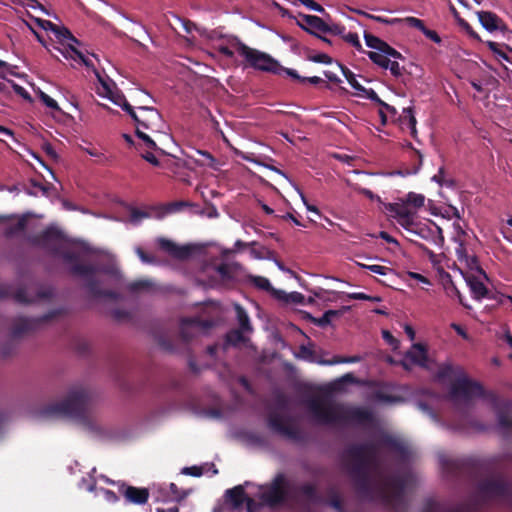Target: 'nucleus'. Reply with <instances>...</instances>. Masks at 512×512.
Listing matches in <instances>:
<instances>
[{"mask_svg":"<svg viewBox=\"0 0 512 512\" xmlns=\"http://www.w3.org/2000/svg\"><path fill=\"white\" fill-rule=\"evenodd\" d=\"M243 332L244 331L241 329H234L229 331L226 334V342L231 345H237L239 343L244 342L245 338Z\"/></svg>","mask_w":512,"mask_h":512,"instance_id":"obj_42","label":"nucleus"},{"mask_svg":"<svg viewBox=\"0 0 512 512\" xmlns=\"http://www.w3.org/2000/svg\"><path fill=\"white\" fill-rule=\"evenodd\" d=\"M35 23L41 27L42 29L46 30V31H51V32H54L56 29H57V24H54L53 22L49 21V20H44V19H40V18H32Z\"/></svg>","mask_w":512,"mask_h":512,"instance_id":"obj_57","label":"nucleus"},{"mask_svg":"<svg viewBox=\"0 0 512 512\" xmlns=\"http://www.w3.org/2000/svg\"><path fill=\"white\" fill-rule=\"evenodd\" d=\"M347 310H349V307H346V306H344L342 309H339V310H327L319 318L313 317L312 315L308 314V319L313 324L323 328V327H326L331 324L330 314H343Z\"/></svg>","mask_w":512,"mask_h":512,"instance_id":"obj_29","label":"nucleus"},{"mask_svg":"<svg viewBox=\"0 0 512 512\" xmlns=\"http://www.w3.org/2000/svg\"><path fill=\"white\" fill-rule=\"evenodd\" d=\"M344 455L349 460L348 472L361 499L377 501L392 512H405L406 476L392 475L379 486L371 482L370 470L378 465V447L375 443L352 444L346 448Z\"/></svg>","mask_w":512,"mask_h":512,"instance_id":"obj_1","label":"nucleus"},{"mask_svg":"<svg viewBox=\"0 0 512 512\" xmlns=\"http://www.w3.org/2000/svg\"><path fill=\"white\" fill-rule=\"evenodd\" d=\"M275 402L280 410H285L288 407V398L281 392L275 395Z\"/></svg>","mask_w":512,"mask_h":512,"instance_id":"obj_61","label":"nucleus"},{"mask_svg":"<svg viewBox=\"0 0 512 512\" xmlns=\"http://www.w3.org/2000/svg\"><path fill=\"white\" fill-rule=\"evenodd\" d=\"M462 374L463 371L460 367H454L451 364L445 363L439 366L437 371V378L439 380H447Z\"/></svg>","mask_w":512,"mask_h":512,"instance_id":"obj_28","label":"nucleus"},{"mask_svg":"<svg viewBox=\"0 0 512 512\" xmlns=\"http://www.w3.org/2000/svg\"><path fill=\"white\" fill-rule=\"evenodd\" d=\"M231 46L244 58L245 66L261 72L281 74L283 66L271 55L249 47L237 37L231 41Z\"/></svg>","mask_w":512,"mask_h":512,"instance_id":"obj_6","label":"nucleus"},{"mask_svg":"<svg viewBox=\"0 0 512 512\" xmlns=\"http://www.w3.org/2000/svg\"><path fill=\"white\" fill-rule=\"evenodd\" d=\"M135 252L143 263H145V264H156L157 263L156 257L154 255L147 253L141 247H137L135 249Z\"/></svg>","mask_w":512,"mask_h":512,"instance_id":"obj_48","label":"nucleus"},{"mask_svg":"<svg viewBox=\"0 0 512 512\" xmlns=\"http://www.w3.org/2000/svg\"><path fill=\"white\" fill-rule=\"evenodd\" d=\"M135 133L139 139L143 140V142L149 149L156 151L158 150V146L155 143V141L148 134L144 133L140 128H136Z\"/></svg>","mask_w":512,"mask_h":512,"instance_id":"obj_47","label":"nucleus"},{"mask_svg":"<svg viewBox=\"0 0 512 512\" xmlns=\"http://www.w3.org/2000/svg\"><path fill=\"white\" fill-rule=\"evenodd\" d=\"M196 154L199 157H192V159L197 165L209 168L216 167V159L210 152L204 150H196Z\"/></svg>","mask_w":512,"mask_h":512,"instance_id":"obj_30","label":"nucleus"},{"mask_svg":"<svg viewBox=\"0 0 512 512\" xmlns=\"http://www.w3.org/2000/svg\"><path fill=\"white\" fill-rule=\"evenodd\" d=\"M361 361V357L358 355L342 357V356H334L331 360L325 361V364L335 365L341 363H357Z\"/></svg>","mask_w":512,"mask_h":512,"instance_id":"obj_45","label":"nucleus"},{"mask_svg":"<svg viewBox=\"0 0 512 512\" xmlns=\"http://www.w3.org/2000/svg\"><path fill=\"white\" fill-rule=\"evenodd\" d=\"M55 37L61 42L64 43L69 41V44H79V40L64 26H57V29L53 32Z\"/></svg>","mask_w":512,"mask_h":512,"instance_id":"obj_34","label":"nucleus"},{"mask_svg":"<svg viewBox=\"0 0 512 512\" xmlns=\"http://www.w3.org/2000/svg\"><path fill=\"white\" fill-rule=\"evenodd\" d=\"M138 109L141 112L139 128L158 131L162 123V116L159 111L148 106H139Z\"/></svg>","mask_w":512,"mask_h":512,"instance_id":"obj_15","label":"nucleus"},{"mask_svg":"<svg viewBox=\"0 0 512 512\" xmlns=\"http://www.w3.org/2000/svg\"><path fill=\"white\" fill-rule=\"evenodd\" d=\"M158 245L160 249L176 259H186L191 253V249L189 247L179 246L166 238H159Z\"/></svg>","mask_w":512,"mask_h":512,"instance_id":"obj_19","label":"nucleus"},{"mask_svg":"<svg viewBox=\"0 0 512 512\" xmlns=\"http://www.w3.org/2000/svg\"><path fill=\"white\" fill-rule=\"evenodd\" d=\"M299 18L301 21H297V25L311 35L316 36V31L323 32L325 28V21L318 16L299 13Z\"/></svg>","mask_w":512,"mask_h":512,"instance_id":"obj_18","label":"nucleus"},{"mask_svg":"<svg viewBox=\"0 0 512 512\" xmlns=\"http://www.w3.org/2000/svg\"><path fill=\"white\" fill-rule=\"evenodd\" d=\"M182 473L194 477H200L203 474V469L199 466L185 467L182 470Z\"/></svg>","mask_w":512,"mask_h":512,"instance_id":"obj_63","label":"nucleus"},{"mask_svg":"<svg viewBox=\"0 0 512 512\" xmlns=\"http://www.w3.org/2000/svg\"><path fill=\"white\" fill-rule=\"evenodd\" d=\"M308 60L315 62V63H322V64H331L332 58L325 54V53H318L315 55L308 56Z\"/></svg>","mask_w":512,"mask_h":512,"instance_id":"obj_58","label":"nucleus"},{"mask_svg":"<svg viewBox=\"0 0 512 512\" xmlns=\"http://www.w3.org/2000/svg\"><path fill=\"white\" fill-rule=\"evenodd\" d=\"M328 493L329 499H324V502L322 504L329 505L337 512H344L343 500L338 494V492L335 489L331 488L329 489Z\"/></svg>","mask_w":512,"mask_h":512,"instance_id":"obj_31","label":"nucleus"},{"mask_svg":"<svg viewBox=\"0 0 512 512\" xmlns=\"http://www.w3.org/2000/svg\"><path fill=\"white\" fill-rule=\"evenodd\" d=\"M61 313L60 310H53L38 318L20 317L13 324L11 336L13 338L21 337L22 335L36 330L41 324L49 322Z\"/></svg>","mask_w":512,"mask_h":512,"instance_id":"obj_11","label":"nucleus"},{"mask_svg":"<svg viewBox=\"0 0 512 512\" xmlns=\"http://www.w3.org/2000/svg\"><path fill=\"white\" fill-rule=\"evenodd\" d=\"M373 398L378 402H384V403H393L397 399L395 396L385 393L380 390L374 392Z\"/></svg>","mask_w":512,"mask_h":512,"instance_id":"obj_51","label":"nucleus"},{"mask_svg":"<svg viewBox=\"0 0 512 512\" xmlns=\"http://www.w3.org/2000/svg\"><path fill=\"white\" fill-rule=\"evenodd\" d=\"M424 202V195L415 192H409L406 196V199L404 200V204H406L407 206H412L415 209L423 207Z\"/></svg>","mask_w":512,"mask_h":512,"instance_id":"obj_37","label":"nucleus"},{"mask_svg":"<svg viewBox=\"0 0 512 512\" xmlns=\"http://www.w3.org/2000/svg\"><path fill=\"white\" fill-rule=\"evenodd\" d=\"M150 215L149 213L142 211L138 208L131 207L130 208V221L132 223H138L140 220L144 218H148Z\"/></svg>","mask_w":512,"mask_h":512,"instance_id":"obj_50","label":"nucleus"},{"mask_svg":"<svg viewBox=\"0 0 512 512\" xmlns=\"http://www.w3.org/2000/svg\"><path fill=\"white\" fill-rule=\"evenodd\" d=\"M27 227V218L22 216L18 219L17 223L11 226H8L4 230V236L6 238H13L19 233L23 232Z\"/></svg>","mask_w":512,"mask_h":512,"instance_id":"obj_32","label":"nucleus"},{"mask_svg":"<svg viewBox=\"0 0 512 512\" xmlns=\"http://www.w3.org/2000/svg\"><path fill=\"white\" fill-rule=\"evenodd\" d=\"M404 120H407L408 127L411 130V135L415 138L416 137V118L414 116L413 108L407 107L403 109L402 115H401V121L404 122Z\"/></svg>","mask_w":512,"mask_h":512,"instance_id":"obj_36","label":"nucleus"},{"mask_svg":"<svg viewBox=\"0 0 512 512\" xmlns=\"http://www.w3.org/2000/svg\"><path fill=\"white\" fill-rule=\"evenodd\" d=\"M382 338L385 340V342L392 347L393 350L398 349L400 342L398 339H396L392 333L388 330L382 331Z\"/></svg>","mask_w":512,"mask_h":512,"instance_id":"obj_53","label":"nucleus"},{"mask_svg":"<svg viewBox=\"0 0 512 512\" xmlns=\"http://www.w3.org/2000/svg\"><path fill=\"white\" fill-rule=\"evenodd\" d=\"M53 295L51 290H39L35 297H30L26 289L20 288L14 294V299L21 304H30L36 299H48Z\"/></svg>","mask_w":512,"mask_h":512,"instance_id":"obj_23","label":"nucleus"},{"mask_svg":"<svg viewBox=\"0 0 512 512\" xmlns=\"http://www.w3.org/2000/svg\"><path fill=\"white\" fill-rule=\"evenodd\" d=\"M152 283L148 280H137L128 284L127 288L130 292H139L150 288Z\"/></svg>","mask_w":512,"mask_h":512,"instance_id":"obj_46","label":"nucleus"},{"mask_svg":"<svg viewBox=\"0 0 512 512\" xmlns=\"http://www.w3.org/2000/svg\"><path fill=\"white\" fill-rule=\"evenodd\" d=\"M188 204L186 202H183V201H175V202H170V203H167L163 206V208L165 209V212L166 213H174V212H178L182 209V207L184 206H187Z\"/></svg>","mask_w":512,"mask_h":512,"instance_id":"obj_56","label":"nucleus"},{"mask_svg":"<svg viewBox=\"0 0 512 512\" xmlns=\"http://www.w3.org/2000/svg\"><path fill=\"white\" fill-rule=\"evenodd\" d=\"M477 16L483 28L489 32L497 30L504 32L507 30V26L504 21L494 12L478 11Z\"/></svg>","mask_w":512,"mask_h":512,"instance_id":"obj_17","label":"nucleus"},{"mask_svg":"<svg viewBox=\"0 0 512 512\" xmlns=\"http://www.w3.org/2000/svg\"><path fill=\"white\" fill-rule=\"evenodd\" d=\"M366 53L373 63L377 64L383 69H388V66L390 65V60L383 53H378L374 51H368Z\"/></svg>","mask_w":512,"mask_h":512,"instance_id":"obj_38","label":"nucleus"},{"mask_svg":"<svg viewBox=\"0 0 512 512\" xmlns=\"http://www.w3.org/2000/svg\"><path fill=\"white\" fill-rule=\"evenodd\" d=\"M363 267L379 275H387L392 272L391 268L381 265H363Z\"/></svg>","mask_w":512,"mask_h":512,"instance_id":"obj_59","label":"nucleus"},{"mask_svg":"<svg viewBox=\"0 0 512 512\" xmlns=\"http://www.w3.org/2000/svg\"><path fill=\"white\" fill-rule=\"evenodd\" d=\"M299 492L312 504H322L324 498L317 492L313 484L305 483L299 487Z\"/></svg>","mask_w":512,"mask_h":512,"instance_id":"obj_26","label":"nucleus"},{"mask_svg":"<svg viewBox=\"0 0 512 512\" xmlns=\"http://www.w3.org/2000/svg\"><path fill=\"white\" fill-rule=\"evenodd\" d=\"M40 99L48 108L56 110V111L61 110L60 107L58 106V103L56 102V100H54L52 97H50L46 93L41 92Z\"/></svg>","mask_w":512,"mask_h":512,"instance_id":"obj_55","label":"nucleus"},{"mask_svg":"<svg viewBox=\"0 0 512 512\" xmlns=\"http://www.w3.org/2000/svg\"><path fill=\"white\" fill-rule=\"evenodd\" d=\"M403 21H405L408 26H410L412 28H416V29L420 30L421 32L425 28L424 21L419 18H416V17L409 16V17H406Z\"/></svg>","mask_w":512,"mask_h":512,"instance_id":"obj_54","label":"nucleus"},{"mask_svg":"<svg viewBox=\"0 0 512 512\" xmlns=\"http://www.w3.org/2000/svg\"><path fill=\"white\" fill-rule=\"evenodd\" d=\"M358 95H360L366 99H369L370 101H372L376 104L381 102V98L378 96V94L372 88L367 89L363 86L362 89L360 90V92L358 93Z\"/></svg>","mask_w":512,"mask_h":512,"instance_id":"obj_49","label":"nucleus"},{"mask_svg":"<svg viewBox=\"0 0 512 512\" xmlns=\"http://www.w3.org/2000/svg\"><path fill=\"white\" fill-rule=\"evenodd\" d=\"M449 397L455 402L463 400L466 404L477 397H490L494 407L498 408V399L495 394L487 395L481 384L466 377H459L451 384Z\"/></svg>","mask_w":512,"mask_h":512,"instance_id":"obj_7","label":"nucleus"},{"mask_svg":"<svg viewBox=\"0 0 512 512\" xmlns=\"http://www.w3.org/2000/svg\"><path fill=\"white\" fill-rule=\"evenodd\" d=\"M387 210L403 228L409 229L413 225L415 212L410 210L406 204L389 203Z\"/></svg>","mask_w":512,"mask_h":512,"instance_id":"obj_16","label":"nucleus"},{"mask_svg":"<svg viewBox=\"0 0 512 512\" xmlns=\"http://www.w3.org/2000/svg\"><path fill=\"white\" fill-rule=\"evenodd\" d=\"M26 240L32 246L42 248L52 256L60 257L63 263L68 266L69 273L72 276L84 280V288L92 298L110 300L119 298L117 292L102 288V282L97 278L99 273L118 276V270L109 266L81 263L78 252L62 249L64 235L58 228L49 226L39 234L28 236Z\"/></svg>","mask_w":512,"mask_h":512,"instance_id":"obj_2","label":"nucleus"},{"mask_svg":"<svg viewBox=\"0 0 512 512\" xmlns=\"http://www.w3.org/2000/svg\"><path fill=\"white\" fill-rule=\"evenodd\" d=\"M226 503L233 509L239 510L248 497L243 486L237 485L225 492Z\"/></svg>","mask_w":512,"mask_h":512,"instance_id":"obj_20","label":"nucleus"},{"mask_svg":"<svg viewBox=\"0 0 512 512\" xmlns=\"http://www.w3.org/2000/svg\"><path fill=\"white\" fill-rule=\"evenodd\" d=\"M213 323L210 320L200 318H184L180 324V336L184 342L192 340L200 331H207L212 328Z\"/></svg>","mask_w":512,"mask_h":512,"instance_id":"obj_12","label":"nucleus"},{"mask_svg":"<svg viewBox=\"0 0 512 512\" xmlns=\"http://www.w3.org/2000/svg\"><path fill=\"white\" fill-rule=\"evenodd\" d=\"M432 181L438 183L440 186L453 187L455 185L454 180L445 179V169L444 167H440L437 174L432 177Z\"/></svg>","mask_w":512,"mask_h":512,"instance_id":"obj_43","label":"nucleus"},{"mask_svg":"<svg viewBox=\"0 0 512 512\" xmlns=\"http://www.w3.org/2000/svg\"><path fill=\"white\" fill-rule=\"evenodd\" d=\"M247 280L250 284L255 286L258 289L267 291V292H274V288L272 287L269 279L263 276H255V275H249L247 277Z\"/></svg>","mask_w":512,"mask_h":512,"instance_id":"obj_33","label":"nucleus"},{"mask_svg":"<svg viewBox=\"0 0 512 512\" xmlns=\"http://www.w3.org/2000/svg\"><path fill=\"white\" fill-rule=\"evenodd\" d=\"M339 67L341 68V71H342L344 77L346 78L348 83L351 85V87L354 88L359 93L360 90L362 89L363 85H361L357 81L355 74L342 64H339Z\"/></svg>","mask_w":512,"mask_h":512,"instance_id":"obj_39","label":"nucleus"},{"mask_svg":"<svg viewBox=\"0 0 512 512\" xmlns=\"http://www.w3.org/2000/svg\"><path fill=\"white\" fill-rule=\"evenodd\" d=\"M119 493L124 497L126 503L144 505L149 499V490L144 487H135L121 483Z\"/></svg>","mask_w":512,"mask_h":512,"instance_id":"obj_14","label":"nucleus"},{"mask_svg":"<svg viewBox=\"0 0 512 512\" xmlns=\"http://www.w3.org/2000/svg\"><path fill=\"white\" fill-rule=\"evenodd\" d=\"M288 497V482L283 474H278L261 494V500L269 507L283 504Z\"/></svg>","mask_w":512,"mask_h":512,"instance_id":"obj_10","label":"nucleus"},{"mask_svg":"<svg viewBox=\"0 0 512 512\" xmlns=\"http://www.w3.org/2000/svg\"><path fill=\"white\" fill-rule=\"evenodd\" d=\"M235 310H236V316H237V320H238L239 327H240L239 329H241L245 332L251 331L252 326L250 323L249 316H248L247 312L245 311V309L243 307H241L240 305H236Z\"/></svg>","mask_w":512,"mask_h":512,"instance_id":"obj_35","label":"nucleus"},{"mask_svg":"<svg viewBox=\"0 0 512 512\" xmlns=\"http://www.w3.org/2000/svg\"><path fill=\"white\" fill-rule=\"evenodd\" d=\"M344 32H345V27L343 25H340V24L328 25L327 23H325V28H323L322 33L341 35L343 37V35H345Z\"/></svg>","mask_w":512,"mask_h":512,"instance_id":"obj_52","label":"nucleus"},{"mask_svg":"<svg viewBox=\"0 0 512 512\" xmlns=\"http://www.w3.org/2000/svg\"><path fill=\"white\" fill-rule=\"evenodd\" d=\"M440 464L444 474L451 479H465L474 471V465L471 459L451 458L442 456Z\"/></svg>","mask_w":512,"mask_h":512,"instance_id":"obj_9","label":"nucleus"},{"mask_svg":"<svg viewBox=\"0 0 512 512\" xmlns=\"http://www.w3.org/2000/svg\"><path fill=\"white\" fill-rule=\"evenodd\" d=\"M290 418H285L275 411H270L266 416L267 427L280 436L294 442H302L304 436L302 431L290 423Z\"/></svg>","mask_w":512,"mask_h":512,"instance_id":"obj_8","label":"nucleus"},{"mask_svg":"<svg viewBox=\"0 0 512 512\" xmlns=\"http://www.w3.org/2000/svg\"><path fill=\"white\" fill-rule=\"evenodd\" d=\"M487 46L488 48L494 52L495 54H497L500 58H502L503 60L509 62V63H512V49H510V54L502 51L501 49H499V44L496 43V42H493V41H489L487 43Z\"/></svg>","mask_w":512,"mask_h":512,"instance_id":"obj_44","label":"nucleus"},{"mask_svg":"<svg viewBox=\"0 0 512 512\" xmlns=\"http://www.w3.org/2000/svg\"><path fill=\"white\" fill-rule=\"evenodd\" d=\"M489 502L512 508V480L506 474L496 472L486 476L478 483L476 495L453 507L429 498L421 512H481Z\"/></svg>","mask_w":512,"mask_h":512,"instance_id":"obj_3","label":"nucleus"},{"mask_svg":"<svg viewBox=\"0 0 512 512\" xmlns=\"http://www.w3.org/2000/svg\"><path fill=\"white\" fill-rule=\"evenodd\" d=\"M498 428L503 438L512 436V419L502 409L497 411Z\"/></svg>","mask_w":512,"mask_h":512,"instance_id":"obj_25","label":"nucleus"},{"mask_svg":"<svg viewBox=\"0 0 512 512\" xmlns=\"http://www.w3.org/2000/svg\"><path fill=\"white\" fill-rule=\"evenodd\" d=\"M308 409L319 423L326 425L349 422L367 424L374 420L373 412L368 408L345 407L319 397L311 398L308 401Z\"/></svg>","mask_w":512,"mask_h":512,"instance_id":"obj_4","label":"nucleus"},{"mask_svg":"<svg viewBox=\"0 0 512 512\" xmlns=\"http://www.w3.org/2000/svg\"><path fill=\"white\" fill-rule=\"evenodd\" d=\"M364 39L365 43L369 48L378 50L379 52L382 51L383 46L385 45V41L378 38L377 36H374L370 33L365 32L364 33Z\"/></svg>","mask_w":512,"mask_h":512,"instance_id":"obj_40","label":"nucleus"},{"mask_svg":"<svg viewBox=\"0 0 512 512\" xmlns=\"http://www.w3.org/2000/svg\"><path fill=\"white\" fill-rule=\"evenodd\" d=\"M468 286L470 291L476 300H481L482 298L496 299L494 296H490V292L485 284L477 279L476 277H472L468 280Z\"/></svg>","mask_w":512,"mask_h":512,"instance_id":"obj_22","label":"nucleus"},{"mask_svg":"<svg viewBox=\"0 0 512 512\" xmlns=\"http://www.w3.org/2000/svg\"><path fill=\"white\" fill-rule=\"evenodd\" d=\"M381 53H383L386 57L390 56V57H393V58H396V59L402 58L401 53L398 52L393 47H391L387 42L383 46Z\"/></svg>","mask_w":512,"mask_h":512,"instance_id":"obj_60","label":"nucleus"},{"mask_svg":"<svg viewBox=\"0 0 512 512\" xmlns=\"http://www.w3.org/2000/svg\"><path fill=\"white\" fill-rule=\"evenodd\" d=\"M94 72L103 90L98 91L100 96L108 98L115 105L120 106L122 109L124 108L125 104H129L125 95L116 87L115 83L112 81L110 83L109 81L105 80L95 69Z\"/></svg>","mask_w":512,"mask_h":512,"instance_id":"obj_13","label":"nucleus"},{"mask_svg":"<svg viewBox=\"0 0 512 512\" xmlns=\"http://www.w3.org/2000/svg\"><path fill=\"white\" fill-rule=\"evenodd\" d=\"M422 33L431 41L434 43L439 44L441 42V37L438 35V33L435 30L428 29L426 26Z\"/></svg>","mask_w":512,"mask_h":512,"instance_id":"obj_64","label":"nucleus"},{"mask_svg":"<svg viewBox=\"0 0 512 512\" xmlns=\"http://www.w3.org/2000/svg\"><path fill=\"white\" fill-rule=\"evenodd\" d=\"M169 492L173 500L176 502H181L189 495L190 490L180 489L175 483H170Z\"/></svg>","mask_w":512,"mask_h":512,"instance_id":"obj_41","label":"nucleus"},{"mask_svg":"<svg viewBox=\"0 0 512 512\" xmlns=\"http://www.w3.org/2000/svg\"><path fill=\"white\" fill-rule=\"evenodd\" d=\"M447 292L450 296L455 295L458 298L461 305H463L466 308H469V306L464 302L462 294L454 284H451V286L447 288Z\"/></svg>","mask_w":512,"mask_h":512,"instance_id":"obj_62","label":"nucleus"},{"mask_svg":"<svg viewBox=\"0 0 512 512\" xmlns=\"http://www.w3.org/2000/svg\"><path fill=\"white\" fill-rule=\"evenodd\" d=\"M406 357L416 366L427 367L428 353L425 345L414 343L406 352Z\"/></svg>","mask_w":512,"mask_h":512,"instance_id":"obj_21","label":"nucleus"},{"mask_svg":"<svg viewBox=\"0 0 512 512\" xmlns=\"http://www.w3.org/2000/svg\"><path fill=\"white\" fill-rule=\"evenodd\" d=\"M66 59L71 58L74 60H80L83 65L87 68L94 67L93 62L86 57L80 50H78L72 44H69L66 48H56Z\"/></svg>","mask_w":512,"mask_h":512,"instance_id":"obj_24","label":"nucleus"},{"mask_svg":"<svg viewBox=\"0 0 512 512\" xmlns=\"http://www.w3.org/2000/svg\"><path fill=\"white\" fill-rule=\"evenodd\" d=\"M90 403L91 394L88 389L82 386L73 387L64 400L48 405L44 409V414L47 416H67L84 420L86 419Z\"/></svg>","mask_w":512,"mask_h":512,"instance_id":"obj_5","label":"nucleus"},{"mask_svg":"<svg viewBox=\"0 0 512 512\" xmlns=\"http://www.w3.org/2000/svg\"><path fill=\"white\" fill-rule=\"evenodd\" d=\"M381 444L389 448L391 451L398 453L402 457H406L408 453L407 447L404 445V443H402L401 441L392 436H384L381 440Z\"/></svg>","mask_w":512,"mask_h":512,"instance_id":"obj_27","label":"nucleus"}]
</instances>
